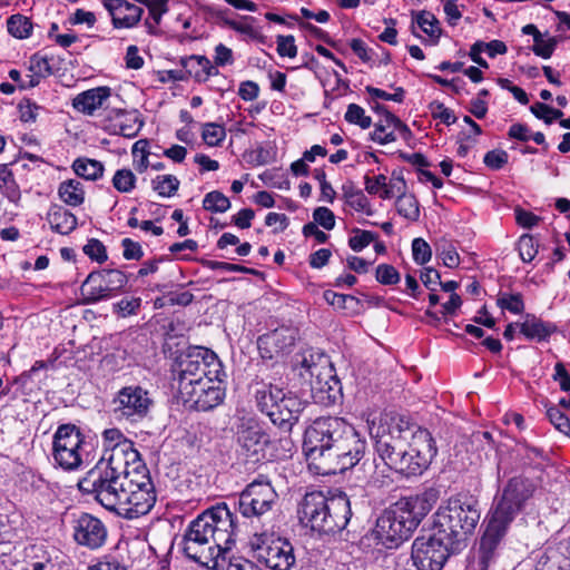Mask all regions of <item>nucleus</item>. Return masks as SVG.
Masks as SVG:
<instances>
[{"label": "nucleus", "instance_id": "60", "mask_svg": "<svg viewBox=\"0 0 570 570\" xmlns=\"http://www.w3.org/2000/svg\"><path fill=\"white\" fill-rule=\"evenodd\" d=\"M314 222L327 230L335 226V216L327 207H317L313 213Z\"/></svg>", "mask_w": 570, "mask_h": 570}, {"label": "nucleus", "instance_id": "56", "mask_svg": "<svg viewBox=\"0 0 570 570\" xmlns=\"http://www.w3.org/2000/svg\"><path fill=\"white\" fill-rule=\"evenodd\" d=\"M30 71L39 78L48 77L52 73L48 58L33 55L30 59Z\"/></svg>", "mask_w": 570, "mask_h": 570}, {"label": "nucleus", "instance_id": "47", "mask_svg": "<svg viewBox=\"0 0 570 570\" xmlns=\"http://www.w3.org/2000/svg\"><path fill=\"white\" fill-rule=\"evenodd\" d=\"M141 306L140 297H124L112 306L114 313L121 317L137 314Z\"/></svg>", "mask_w": 570, "mask_h": 570}, {"label": "nucleus", "instance_id": "28", "mask_svg": "<svg viewBox=\"0 0 570 570\" xmlns=\"http://www.w3.org/2000/svg\"><path fill=\"white\" fill-rule=\"evenodd\" d=\"M47 220L50 227L61 235H68L77 227L76 216L59 205L49 208Z\"/></svg>", "mask_w": 570, "mask_h": 570}, {"label": "nucleus", "instance_id": "30", "mask_svg": "<svg viewBox=\"0 0 570 570\" xmlns=\"http://www.w3.org/2000/svg\"><path fill=\"white\" fill-rule=\"evenodd\" d=\"M58 195L66 205L72 207L81 205L85 200L83 186L76 179H68L60 183Z\"/></svg>", "mask_w": 570, "mask_h": 570}, {"label": "nucleus", "instance_id": "34", "mask_svg": "<svg viewBox=\"0 0 570 570\" xmlns=\"http://www.w3.org/2000/svg\"><path fill=\"white\" fill-rule=\"evenodd\" d=\"M8 32L17 39H27L32 31V22L22 14H12L7 20Z\"/></svg>", "mask_w": 570, "mask_h": 570}, {"label": "nucleus", "instance_id": "42", "mask_svg": "<svg viewBox=\"0 0 570 570\" xmlns=\"http://www.w3.org/2000/svg\"><path fill=\"white\" fill-rule=\"evenodd\" d=\"M345 120L350 124L358 125L362 129H367L372 125L371 117L366 116L365 110L356 104H351L347 106Z\"/></svg>", "mask_w": 570, "mask_h": 570}, {"label": "nucleus", "instance_id": "38", "mask_svg": "<svg viewBox=\"0 0 570 570\" xmlns=\"http://www.w3.org/2000/svg\"><path fill=\"white\" fill-rule=\"evenodd\" d=\"M4 174V178L2 179L1 191L6 195V197L14 204H18L20 200L21 194L18 184L16 183L13 175L9 167H0V173Z\"/></svg>", "mask_w": 570, "mask_h": 570}, {"label": "nucleus", "instance_id": "53", "mask_svg": "<svg viewBox=\"0 0 570 570\" xmlns=\"http://www.w3.org/2000/svg\"><path fill=\"white\" fill-rule=\"evenodd\" d=\"M547 416L553 426L563 432H570V419L564 415L557 406H550L547 409Z\"/></svg>", "mask_w": 570, "mask_h": 570}, {"label": "nucleus", "instance_id": "55", "mask_svg": "<svg viewBox=\"0 0 570 570\" xmlns=\"http://www.w3.org/2000/svg\"><path fill=\"white\" fill-rule=\"evenodd\" d=\"M375 239V234L370 230H355V235L352 236L348 240L350 247L354 252H361L367 245H370Z\"/></svg>", "mask_w": 570, "mask_h": 570}, {"label": "nucleus", "instance_id": "49", "mask_svg": "<svg viewBox=\"0 0 570 570\" xmlns=\"http://www.w3.org/2000/svg\"><path fill=\"white\" fill-rule=\"evenodd\" d=\"M83 253L89 258L100 264L108 259L105 245L99 239L96 238H91L88 240V243L83 246Z\"/></svg>", "mask_w": 570, "mask_h": 570}, {"label": "nucleus", "instance_id": "6", "mask_svg": "<svg viewBox=\"0 0 570 570\" xmlns=\"http://www.w3.org/2000/svg\"><path fill=\"white\" fill-rule=\"evenodd\" d=\"M420 426L403 416L384 415L379 422H368V432L374 441L375 453L383 464L396 471L402 465V455L409 440H413Z\"/></svg>", "mask_w": 570, "mask_h": 570}, {"label": "nucleus", "instance_id": "45", "mask_svg": "<svg viewBox=\"0 0 570 570\" xmlns=\"http://www.w3.org/2000/svg\"><path fill=\"white\" fill-rule=\"evenodd\" d=\"M520 258L524 263L531 262L538 254V244L531 235H522L518 242Z\"/></svg>", "mask_w": 570, "mask_h": 570}, {"label": "nucleus", "instance_id": "10", "mask_svg": "<svg viewBox=\"0 0 570 570\" xmlns=\"http://www.w3.org/2000/svg\"><path fill=\"white\" fill-rule=\"evenodd\" d=\"M255 397L259 411L284 432L292 430L305 407V402L296 394L291 391L285 392L284 389L272 383L263 384L256 391Z\"/></svg>", "mask_w": 570, "mask_h": 570}, {"label": "nucleus", "instance_id": "25", "mask_svg": "<svg viewBox=\"0 0 570 570\" xmlns=\"http://www.w3.org/2000/svg\"><path fill=\"white\" fill-rule=\"evenodd\" d=\"M396 132L403 139H407L411 136V130L400 118L390 111H385V115L374 125L371 140L379 145H387L397 139Z\"/></svg>", "mask_w": 570, "mask_h": 570}, {"label": "nucleus", "instance_id": "22", "mask_svg": "<svg viewBox=\"0 0 570 570\" xmlns=\"http://www.w3.org/2000/svg\"><path fill=\"white\" fill-rule=\"evenodd\" d=\"M190 396L178 395L177 399L188 409L208 411L219 405L225 396L222 379L207 377L191 385Z\"/></svg>", "mask_w": 570, "mask_h": 570}, {"label": "nucleus", "instance_id": "54", "mask_svg": "<svg viewBox=\"0 0 570 570\" xmlns=\"http://www.w3.org/2000/svg\"><path fill=\"white\" fill-rule=\"evenodd\" d=\"M432 117L435 119H440L445 125H452L456 121V117L454 112L446 108L442 102L433 101L429 106Z\"/></svg>", "mask_w": 570, "mask_h": 570}, {"label": "nucleus", "instance_id": "16", "mask_svg": "<svg viewBox=\"0 0 570 570\" xmlns=\"http://www.w3.org/2000/svg\"><path fill=\"white\" fill-rule=\"evenodd\" d=\"M458 549L433 529L417 537L412 544V560L417 570H441L451 552Z\"/></svg>", "mask_w": 570, "mask_h": 570}, {"label": "nucleus", "instance_id": "9", "mask_svg": "<svg viewBox=\"0 0 570 570\" xmlns=\"http://www.w3.org/2000/svg\"><path fill=\"white\" fill-rule=\"evenodd\" d=\"M174 373L178 395L190 396L193 384L207 377H219L223 371L222 364L213 351L195 346L179 357Z\"/></svg>", "mask_w": 570, "mask_h": 570}, {"label": "nucleus", "instance_id": "40", "mask_svg": "<svg viewBox=\"0 0 570 570\" xmlns=\"http://www.w3.org/2000/svg\"><path fill=\"white\" fill-rule=\"evenodd\" d=\"M497 304L500 308L507 309L513 314H520L524 309L522 295L519 293H500L497 299Z\"/></svg>", "mask_w": 570, "mask_h": 570}, {"label": "nucleus", "instance_id": "62", "mask_svg": "<svg viewBox=\"0 0 570 570\" xmlns=\"http://www.w3.org/2000/svg\"><path fill=\"white\" fill-rule=\"evenodd\" d=\"M122 256L128 261H138L144 256V250L138 242L130 238H124L121 240Z\"/></svg>", "mask_w": 570, "mask_h": 570}, {"label": "nucleus", "instance_id": "33", "mask_svg": "<svg viewBox=\"0 0 570 570\" xmlns=\"http://www.w3.org/2000/svg\"><path fill=\"white\" fill-rule=\"evenodd\" d=\"M73 171L87 180H96L102 176L104 166L100 161L89 158H78L72 164Z\"/></svg>", "mask_w": 570, "mask_h": 570}, {"label": "nucleus", "instance_id": "32", "mask_svg": "<svg viewBox=\"0 0 570 570\" xmlns=\"http://www.w3.org/2000/svg\"><path fill=\"white\" fill-rule=\"evenodd\" d=\"M343 198L345 203L355 209L356 212H363L367 215L372 214L370 208V202L367 197L363 194L361 189H357L353 186V184H345L342 187Z\"/></svg>", "mask_w": 570, "mask_h": 570}, {"label": "nucleus", "instance_id": "36", "mask_svg": "<svg viewBox=\"0 0 570 570\" xmlns=\"http://www.w3.org/2000/svg\"><path fill=\"white\" fill-rule=\"evenodd\" d=\"M203 207L208 212L225 213L229 209L230 202L223 193L213 190L205 195Z\"/></svg>", "mask_w": 570, "mask_h": 570}, {"label": "nucleus", "instance_id": "2", "mask_svg": "<svg viewBox=\"0 0 570 570\" xmlns=\"http://www.w3.org/2000/svg\"><path fill=\"white\" fill-rule=\"evenodd\" d=\"M233 514L225 503L205 510L184 534L186 557L207 569H218L219 559L234 544Z\"/></svg>", "mask_w": 570, "mask_h": 570}, {"label": "nucleus", "instance_id": "51", "mask_svg": "<svg viewBox=\"0 0 570 570\" xmlns=\"http://www.w3.org/2000/svg\"><path fill=\"white\" fill-rule=\"evenodd\" d=\"M412 254L419 265L428 263L432 256L431 247L423 238H415L412 242Z\"/></svg>", "mask_w": 570, "mask_h": 570}, {"label": "nucleus", "instance_id": "37", "mask_svg": "<svg viewBox=\"0 0 570 570\" xmlns=\"http://www.w3.org/2000/svg\"><path fill=\"white\" fill-rule=\"evenodd\" d=\"M323 297L330 305L341 309H354L360 304L358 298L353 295L338 294L334 291L327 289L323 293Z\"/></svg>", "mask_w": 570, "mask_h": 570}, {"label": "nucleus", "instance_id": "24", "mask_svg": "<svg viewBox=\"0 0 570 570\" xmlns=\"http://www.w3.org/2000/svg\"><path fill=\"white\" fill-rule=\"evenodd\" d=\"M73 537L79 544L97 549L105 542L107 531L98 518L82 513L75 522Z\"/></svg>", "mask_w": 570, "mask_h": 570}, {"label": "nucleus", "instance_id": "11", "mask_svg": "<svg viewBox=\"0 0 570 570\" xmlns=\"http://www.w3.org/2000/svg\"><path fill=\"white\" fill-rule=\"evenodd\" d=\"M104 454L96 465L90 469L81 480H90L97 474L106 472L110 468L120 469L131 460L138 459L139 452L134 443L125 438L118 429H107L102 433Z\"/></svg>", "mask_w": 570, "mask_h": 570}, {"label": "nucleus", "instance_id": "44", "mask_svg": "<svg viewBox=\"0 0 570 570\" xmlns=\"http://www.w3.org/2000/svg\"><path fill=\"white\" fill-rule=\"evenodd\" d=\"M224 23L233 29L234 31L248 37L249 39L259 38V32L247 21H254L253 17L245 16L243 21H236L232 19H224Z\"/></svg>", "mask_w": 570, "mask_h": 570}, {"label": "nucleus", "instance_id": "52", "mask_svg": "<svg viewBox=\"0 0 570 570\" xmlns=\"http://www.w3.org/2000/svg\"><path fill=\"white\" fill-rule=\"evenodd\" d=\"M377 282L384 285H393L400 282V274L394 266L381 264L376 267L375 273Z\"/></svg>", "mask_w": 570, "mask_h": 570}, {"label": "nucleus", "instance_id": "8", "mask_svg": "<svg viewBox=\"0 0 570 570\" xmlns=\"http://www.w3.org/2000/svg\"><path fill=\"white\" fill-rule=\"evenodd\" d=\"M296 365L299 376L308 383L318 401H336L341 393V382L327 355L309 350L297 356Z\"/></svg>", "mask_w": 570, "mask_h": 570}, {"label": "nucleus", "instance_id": "48", "mask_svg": "<svg viewBox=\"0 0 570 570\" xmlns=\"http://www.w3.org/2000/svg\"><path fill=\"white\" fill-rule=\"evenodd\" d=\"M558 40L554 37H544L542 35L541 38L537 39L534 41V45L532 47V51L543 58L548 59L552 56L556 47H557Z\"/></svg>", "mask_w": 570, "mask_h": 570}, {"label": "nucleus", "instance_id": "58", "mask_svg": "<svg viewBox=\"0 0 570 570\" xmlns=\"http://www.w3.org/2000/svg\"><path fill=\"white\" fill-rule=\"evenodd\" d=\"M508 159L509 156L507 151L494 149L484 155L483 161L489 168L498 170L508 163Z\"/></svg>", "mask_w": 570, "mask_h": 570}, {"label": "nucleus", "instance_id": "46", "mask_svg": "<svg viewBox=\"0 0 570 570\" xmlns=\"http://www.w3.org/2000/svg\"><path fill=\"white\" fill-rule=\"evenodd\" d=\"M136 177L129 169H119L112 178L114 187L120 193H129L135 187Z\"/></svg>", "mask_w": 570, "mask_h": 570}, {"label": "nucleus", "instance_id": "31", "mask_svg": "<svg viewBox=\"0 0 570 570\" xmlns=\"http://www.w3.org/2000/svg\"><path fill=\"white\" fill-rule=\"evenodd\" d=\"M461 503L463 504L464 512L460 513V529L465 531L466 537L471 534L481 517L480 510L478 508V502L472 499H463L461 498Z\"/></svg>", "mask_w": 570, "mask_h": 570}, {"label": "nucleus", "instance_id": "12", "mask_svg": "<svg viewBox=\"0 0 570 570\" xmlns=\"http://www.w3.org/2000/svg\"><path fill=\"white\" fill-rule=\"evenodd\" d=\"M105 509L117 513L118 515L134 520L141 515L147 514L156 503V491H149L144 489L140 493L135 491L120 492L111 491L107 489L104 494H97L94 497Z\"/></svg>", "mask_w": 570, "mask_h": 570}, {"label": "nucleus", "instance_id": "57", "mask_svg": "<svg viewBox=\"0 0 570 570\" xmlns=\"http://www.w3.org/2000/svg\"><path fill=\"white\" fill-rule=\"evenodd\" d=\"M366 91L373 99L391 100L395 102H402L405 94L404 89L401 87L396 88L393 94H389L382 89L372 86H367Z\"/></svg>", "mask_w": 570, "mask_h": 570}, {"label": "nucleus", "instance_id": "39", "mask_svg": "<svg viewBox=\"0 0 570 570\" xmlns=\"http://www.w3.org/2000/svg\"><path fill=\"white\" fill-rule=\"evenodd\" d=\"M153 187L161 197L173 196L179 187V180L173 175L157 176L153 180Z\"/></svg>", "mask_w": 570, "mask_h": 570}, {"label": "nucleus", "instance_id": "4", "mask_svg": "<svg viewBox=\"0 0 570 570\" xmlns=\"http://www.w3.org/2000/svg\"><path fill=\"white\" fill-rule=\"evenodd\" d=\"M436 493L431 490L420 495L400 499L376 521L375 534L382 543L393 547L409 539L422 519L436 503Z\"/></svg>", "mask_w": 570, "mask_h": 570}, {"label": "nucleus", "instance_id": "1", "mask_svg": "<svg viewBox=\"0 0 570 570\" xmlns=\"http://www.w3.org/2000/svg\"><path fill=\"white\" fill-rule=\"evenodd\" d=\"M303 449L311 460H323L328 471L344 472L363 456L365 440L342 417L316 419L304 433Z\"/></svg>", "mask_w": 570, "mask_h": 570}, {"label": "nucleus", "instance_id": "21", "mask_svg": "<svg viewBox=\"0 0 570 570\" xmlns=\"http://www.w3.org/2000/svg\"><path fill=\"white\" fill-rule=\"evenodd\" d=\"M236 434L240 453L247 460L256 462L264 456L269 438L258 421L253 417H242Z\"/></svg>", "mask_w": 570, "mask_h": 570}, {"label": "nucleus", "instance_id": "14", "mask_svg": "<svg viewBox=\"0 0 570 570\" xmlns=\"http://www.w3.org/2000/svg\"><path fill=\"white\" fill-rule=\"evenodd\" d=\"M249 543L257 561L271 570H291L295 564L294 549L286 540L259 533Z\"/></svg>", "mask_w": 570, "mask_h": 570}, {"label": "nucleus", "instance_id": "23", "mask_svg": "<svg viewBox=\"0 0 570 570\" xmlns=\"http://www.w3.org/2000/svg\"><path fill=\"white\" fill-rule=\"evenodd\" d=\"M297 330L282 326L258 338V350L262 357L273 358L279 354L288 353L297 340Z\"/></svg>", "mask_w": 570, "mask_h": 570}, {"label": "nucleus", "instance_id": "29", "mask_svg": "<svg viewBox=\"0 0 570 570\" xmlns=\"http://www.w3.org/2000/svg\"><path fill=\"white\" fill-rule=\"evenodd\" d=\"M519 326L520 332L529 340H546L553 331L549 324L530 314L525 316L524 321L519 324Z\"/></svg>", "mask_w": 570, "mask_h": 570}, {"label": "nucleus", "instance_id": "7", "mask_svg": "<svg viewBox=\"0 0 570 570\" xmlns=\"http://www.w3.org/2000/svg\"><path fill=\"white\" fill-rule=\"evenodd\" d=\"M78 488L81 492L97 497L108 490L120 492L135 491L140 493L142 488L149 491H156L151 481L150 473L140 456L124 464L120 469H112L97 474L90 480H79Z\"/></svg>", "mask_w": 570, "mask_h": 570}, {"label": "nucleus", "instance_id": "13", "mask_svg": "<svg viewBox=\"0 0 570 570\" xmlns=\"http://www.w3.org/2000/svg\"><path fill=\"white\" fill-rule=\"evenodd\" d=\"M85 435L75 424H61L53 434L52 459L65 471H76L83 463Z\"/></svg>", "mask_w": 570, "mask_h": 570}, {"label": "nucleus", "instance_id": "63", "mask_svg": "<svg viewBox=\"0 0 570 570\" xmlns=\"http://www.w3.org/2000/svg\"><path fill=\"white\" fill-rule=\"evenodd\" d=\"M515 220L523 228H532L538 225L540 217L520 207L514 209Z\"/></svg>", "mask_w": 570, "mask_h": 570}, {"label": "nucleus", "instance_id": "35", "mask_svg": "<svg viewBox=\"0 0 570 570\" xmlns=\"http://www.w3.org/2000/svg\"><path fill=\"white\" fill-rule=\"evenodd\" d=\"M396 210L404 218L416 222L420 217L419 202L413 195H399L396 199Z\"/></svg>", "mask_w": 570, "mask_h": 570}, {"label": "nucleus", "instance_id": "27", "mask_svg": "<svg viewBox=\"0 0 570 570\" xmlns=\"http://www.w3.org/2000/svg\"><path fill=\"white\" fill-rule=\"evenodd\" d=\"M110 98L109 87H97L77 95L72 100V107L85 115L92 116L98 109L108 108Z\"/></svg>", "mask_w": 570, "mask_h": 570}, {"label": "nucleus", "instance_id": "17", "mask_svg": "<svg viewBox=\"0 0 570 570\" xmlns=\"http://www.w3.org/2000/svg\"><path fill=\"white\" fill-rule=\"evenodd\" d=\"M436 451L431 433L419 428L413 440H409L406 450L402 455V465L397 466L395 472L405 476L422 474L436 455Z\"/></svg>", "mask_w": 570, "mask_h": 570}, {"label": "nucleus", "instance_id": "26", "mask_svg": "<svg viewBox=\"0 0 570 570\" xmlns=\"http://www.w3.org/2000/svg\"><path fill=\"white\" fill-rule=\"evenodd\" d=\"M115 28H132L141 19L142 8L126 0H104Z\"/></svg>", "mask_w": 570, "mask_h": 570}, {"label": "nucleus", "instance_id": "43", "mask_svg": "<svg viewBox=\"0 0 570 570\" xmlns=\"http://www.w3.org/2000/svg\"><path fill=\"white\" fill-rule=\"evenodd\" d=\"M530 111L538 118L543 120L547 125L552 124L554 120L560 119L563 112L554 109L543 102H535L530 107Z\"/></svg>", "mask_w": 570, "mask_h": 570}, {"label": "nucleus", "instance_id": "5", "mask_svg": "<svg viewBox=\"0 0 570 570\" xmlns=\"http://www.w3.org/2000/svg\"><path fill=\"white\" fill-rule=\"evenodd\" d=\"M299 520L321 533H336L343 530L352 515L347 495L340 492L331 498L322 492L305 494L299 510Z\"/></svg>", "mask_w": 570, "mask_h": 570}, {"label": "nucleus", "instance_id": "64", "mask_svg": "<svg viewBox=\"0 0 570 570\" xmlns=\"http://www.w3.org/2000/svg\"><path fill=\"white\" fill-rule=\"evenodd\" d=\"M39 107L31 102L30 100H27L26 102H21L19 105V112H20V119L23 122H30L35 121L37 118V110Z\"/></svg>", "mask_w": 570, "mask_h": 570}, {"label": "nucleus", "instance_id": "3", "mask_svg": "<svg viewBox=\"0 0 570 570\" xmlns=\"http://www.w3.org/2000/svg\"><path fill=\"white\" fill-rule=\"evenodd\" d=\"M534 484L527 478H511L502 490L480 543L481 570H487L494 550L505 535L510 523L533 495Z\"/></svg>", "mask_w": 570, "mask_h": 570}, {"label": "nucleus", "instance_id": "15", "mask_svg": "<svg viewBox=\"0 0 570 570\" xmlns=\"http://www.w3.org/2000/svg\"><path fill=\"white\" fill-rule=\"evenodd\" d=\"M128 276L120 269L102 268L91 272L81 285L83 302L94 304L124 292Z\"/></svg>", "mask_w": 570, "mask_h": 570}, {"label": "nucleus", "instance_id": "59", "mask_svg": "<svg viewBox=\"0 0 570 570\" xmlns=\"http://www.w3.org/2000/svg\"><path fill=\"white\" fill-rule=\"evenodd\" d=\"M276 43L279 56L288 58L296 57L297 47L295 46V39L293 36H278Z\"/></svg>", "mask_w": 570, "mask_h": 570}, {"label": "nucleus", "instance_id": "19", "mask_svg": "<svg viewBox=\"0 0 570 570\" xmlns=\"http://www.w3.org/2000/svg\"><path fill=\"white\" fill-rule=\"evenodd\" d=\"M112 403L118 419L136 423L148 415L154 401L147 390L139 385H129L118 391Z\"/></svg>", "mask_w": 570, "mask_h": 570}, {"label": "nucleus", "instance_id": "20", "mask_svg": "<svg viewBox=\"0 0 570 570\" xmlns=\"http://www.w3.org/2000/svg\"><path fill=\"white\" fill-rule=\"evenodd\" d=\"M464 512L461 498L449 499L446 505H442L434 514L433 530L453 547L460 549V544L468 538L465 531L460 529V513Z\"/></svg>", "mask_w": 570, "mask_h": 570}, {"label": "nucleus", "instance_id": "18", "mask_svg": "<svg viewBox=\"0 0 570 570\" xmlns=\"http://www.w3.org/2000/svg\"><path fill=\"white\" fill-rule=\"evenodd\" d=\"M277 493L271 482L264 478L250 482L240 493L238 508L245 518H261L276 503Z\"/></svg>", "mask_w": 570, "mask_h": 570}, {"label": "nucleus", "instance_id": "41", "mask_svg": "<svg viewBox=\"0 0 570 570\" xmlns=\"http://www.w3.org/2000/svg\"><path fill=\"white\" fill-rule=\"evenodd\" d=\"M202 137L208 146H218L225 139L226 130L222 125L208 122L203 127Z\"/></svg>", "mask_w": 570, "mask_h": 570}, {"label": "nucleus", "instance_id": "61", "mask_svg": "<svg viewBox=\"0 0 570 570\" xmlns=\"http://www.w3.org/2000/svg\"><path fill=\"white\" fill-rule=\"evenodd\" d=\"M200 59H206L205 56H189L181 58L180 63L183 68L186 70L187 78L193 77L197 81V75L202 72Z\"/></svg>", "mask_w": 570, "mask_h": 570}, {"label": "nucleus", "instance_id": "50", "mask_svg": "<svg viewBox=\"0 0 570 570\" xmlns=\"http://www.w3.org/2000/svg\"><path fill=\"white\" fill-rule=\"evenodd\" d=\"M419 27L430 37L438 38L440 36L439 21L428 11L421 12L416 18Z\"/></svg>", "mask_w": 570, "mask_h": 570}]
</instances>
